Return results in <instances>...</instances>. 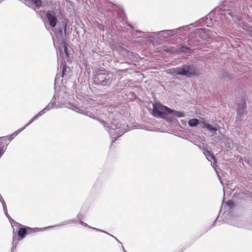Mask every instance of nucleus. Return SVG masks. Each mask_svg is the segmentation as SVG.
Listing matches in <instances>:
<instances>
[{
	"label": "nucleus",
	"instance_id": "f257e3e1",
	"mask_svg": "<svg viewBox=\"0 0 252 252\" xmlns=\"http://www.w3.org/2000/svg\"><path fill=\"white\" fill-rule=\"evenodd\" d=\"M56 98L54 96L51 102L34 116L32 118V121L37 120L46 112L53 108L66 107L98 120L108 131L111 137L115 139L114 140L112 141V143L116 140L117 138L121 136L124 132L129 130L128 126L126 125L124 121H118L116 118H118L119 116L116 112L113 111V108L111 107L99 106L98 108L88 110L84 107L78 106V102L74 100L72 101L67 100L65 103H58L57 105L56 104Z\"/></svg>",
	"mask_w": 252,
	"mask_h": 252
},
{
	"label": "nucleus",
	"instance_id": "f03ea898",
	"mask_svg": "<svg viewBox=\"0 0 252 252\" xmlns=\"http://www.w3.org/2000/svg\"><path fill=\"white\" fill-rule=\"evenodd\" d=\"M166 72L173 76L183 75L192 77L198 74V70L192 65H183L180 67L168 69Z\"/></svg>",
	"mask_w": 252,
	"mask_h": 252
},
{
	"label": "nucleus",
	"instance_id": "7ed1b4c3",
	"mask_svg": "<svg viewBox=\"0 0 252 252\" xmlns=\"http://www.w3.org/2000/svg\"><path fill=\"white\" fill-rule=\"evenodd\" d=\"M113 74L106 70H102L97 72L94 82L96 84L107 86L111 84L113 81Z\"/></svg>",
	"mask_w": 252,
	"mask_h": 252
},
{
	"label": "nucleus",
	"instance_id": "20e7f679",
	"mask_svg": "<svg viewBox=\"0 0 252 252\" xmlns=\"http://www.w3.org/2000/svg\"><path fill=\"white\" fill-rule=\"evenodd\" d=\"M59 9H50L45 12V16L50 26L53 28L57 25L58 17L60 15Z\"/></svg>",
	"mask_w": 252,
	"mask_h": 252
},
{
	"label": "nucleus",
	"instance_id": "39448f33",
	"mask_svg": "<svg viewBox=\"0 0 252 252\" xmlns=\"http://www.w3.org/2000/svg\"><path fill=\"white\" fill-rule=\"evenodd\" d=\"M168 111H172L171 109L164 106L160 103H155L153 105V115L155 117L164 118L166 113H168Z\"/></svg>",
	"mask_w": 252,
	"mask_h": 252
},
{
	"label": "nucleus",
	"instance_id": "423d86ee",
	"mask_svg": "<svg viewBox=\"0 0 252 252\" xmlns=\"http://www.w3.org/2000/svg\"><path fill=\"white\" fill-rule=\"evenodd\" d=\"M59 53L61 58H62L63 62L65 63L68 59V53L66 45L63 41H61L59 47Z\"/></svg>",
	"mask_w": 252,
	"mask_h": 252
},
{
	"label": "nucleus",
	"instance_id": "0eeeda50",
	"mask_svg": "<svg viewBox=\"0 0 252 252\" xmlns=\"http://www.w3.org/2000/svg\"><path fill=\"white\" fill-rule=\"evenodd\" d=\"M246 108V104L245 102H242L238 105L237 111V119L238 121L242 117V115L245 112V109Z\"/></svg>",
	"mask_w": 252,
	"mask_h": 252
},
{
	"label": "nucleus",
	"instance_id": "6e6552de",
	"mask_svg": "<svg viewBox=\"0 0 252 252\" xmlns=\"http://www.w3.org/2000/svg\"><path fill=\"white\" fill-rule=\"evenodd\" d=\"M200 126L206 130L213 133L216 132L218 130V128L211 125L206 121H201L200 123Z\"/></svg>",
	"mask_w": 252,
	"mask_h": 252
},
{
	"label": "nucleus",
	"instance_id": "1a4fd4ad",
	"mask_svg": "<svg viewBox=\"0 0 252 252\" xmlns=\"http://www.w3.org/2000/svg\"><path fill=\"white\" fill-rule=\"evenodd\" d=\"M189 50L190 49L189 48L184 46H182L178 49L174 48L173 47H169L165 49L164 51L171 53H173L174 52H185V53L187 54V51Z\"/></svg>",
	"mask_w": 252,
	"mask_h": 252
},
{
	"label": "nucleus",
	"instance_id": "9d476101",
	"mask_svg": "<svg viewBox=\"0 0 252 252\" xmlns=\"http://www.w3.org/2000/svg\"><path fill=\"white\" fill-rule=\"evenodd\" d=\"M172 111H168V113L169 114L172 115L173 117H176L178 118H181L185 117L186 115L183 112L175 111L173 109H171Z\"/></svg>",
	"mask_w": 252,
	"mask_h": 252
},
{
	"label": "nucleus",
	"instance_id": "9b49d317",
	"mask_svg": "<svg viewBox=\"0 0 252 252\" xmlns=\"http://www.w3.org/2000/svg\"><path fill=\"white\" fill-rule=\"evenodd\" d=\"M79 223L82 224V225H84V226H88V227H90V228H91L92 229H95L96 231H98L102 232L103 233H106V234L109 235V236H111L112 237L114 238L116 241H118V239L115 236H114L113 235L108 233L107 232H105V231H104L103 230L99 229L96 228H94V227H91L89 225H88L87 223L84 222L83 221H82L81 220L79 221Z\"/></svg>",
	"mask_w": 252,
	"mask_h": 252
},
{
	"label": "nucleus",
	"instance_id": "f8f14e48",
	"mask_svg": "<svg viewBox=\"0 0 252 252\" xmlns=\"http://www.w3.org/2000/svg\"><path fill=\"white\" fill-rule=\"evenodd\" d=\"M169 30H165L159 32L156 34L158 36V38H167L169 37Z\"/></svg>",
	"mask_w": 252,
	"mask_h": 252
},
{
	"label": "nucleus",
	"instance_id": "ddd939ff",
	"mask_svg": "<svg viewBox=\"0 0 252 252\" xmlns=\"http://www.w3.org/2000/svg\"><path fill=\"white\" fill-rule=\"evenodd\" d=\"M26 234H27V230L26 227H21L18 231V235L20 239H22L25 237Z\"/></svg>",
	"mask_w": 252,
	"mask_h": 252
},
{
	"label": "nucleus",
	"instance_id": "4468645a",
	"mask_svg": "<svg viewBox=\"0 0 252 252\" xmlns=\"http://www.w3.org/2000/svg\"><path fill=\"white\" fill-rule=\"evenodd\" d=\"M199 120L197 119H191L188 122L189 125L191 127L196 126L198 125H200Z\"/></svg>",
	"mask_w": 252,
	"mask_h": 252
},
{
	"label": "nucleus",
	"instance_id": "2eb2a0df",
	"mask_svg": "<svg viewBox=\"0 0 252 252\" xmlns=\"http://www.w3.org/2000/svg\"><path fill=\"white\" fill-rule=\"evenodd\" d=\"M3 140L0 138V158L4 154L6 149V147L3 144Z\"/></svg>",
	"mask_w": 252,
	"mask_h": 252
},
{
	"label": "nucleus",
	"instance_id": "dca6fc26",
	"mask_svg": "<svg viewBox=\"0 0 252 252\" xmlns=\"http://www.w3.org/2000/svg\"><path fill=\"white\" fill-rule=\"evenodd\" d=\"M76 222H77L76 220H75V219L74 220H68L64 221L60 223V224H58L55 225V226H60L65 225H67V224H70L72 223H74Z\"/></svg>",
	"mask_w": 252,
	"mask_h": 252
},
{
	"label": "nucleus",
	"instance_id": "f3484780",
	"mask_svg": "<svg viewBox=\"0 0 252 252\" xmlns=\"http://www.w3.org/2000/svg\"><path fill=\"white\" fill-rule=\"evenodd\" d=\"M26 229L27 230V234H30L33 233H35L36 232H38L41 230V228H32L29 227H26Z\"/></svg>",
	"mask_w": 252,
	"mask_h": 252
},
{
	"label": "nucleus",
	"instance_id": "a211bd4d",
	"mask_svg": "<svg viewBox=\"0 0 252 252\" xmlns=\"http://www.w3.org/2000/svg\"><path fill=\"white\" fill-rule=\"evenodd\" d=\"M183 28H179L173 30H169V36H173L180 32Z\"/></svg>",
	"mask_w": 252,
	"mask_h": 252
},
{
	"label": "nucleus",
	"instance_id": "6ab92c4d",
	"mask_svg": "<svg viewBox=\"0 0 252 252\" xmlns=\"http://www.w3.org/2000/svg\"><path fill=\"white\" fill-rule=\"evenodd\" d=\"M205 156L209 160H210V159H213L214 160V163H216L215 157L213 156V154L211 152L207 151L206 154L205 155Z\"/></svg>",
	"mask_w": 252,
	"mask_h": 252
},
{
	"label": "nucleus",
	"instance_id": "aec40b11",
	"mask_svg": "<svg viewBox=\"0 0 252 252\" xmlns=\"http://www.w3.org/2000/svg\"><path fill=\"white\" fill-rule=\"evenodd\" d=\"M34 121H32V119H31V120L29 122L28 124H27L24 127H23L21 129H19L17 130L15 132V133L13 134L15 135H17L20 132H21L22 131H23L24 129L26 128V127L29 126L31 124H32Z\"/></svg>",
	"mask_w": 252,
	"mask_h": 252
},
{
	"label": "nucleus",
	"instance_id": "412c9836",
	"mask_svg": "<svg viewBox=\"0 0 252 252\" xmlns=\"http://www.w3.org/2000/svg\"><path fill=\"white\" fill-rule=\"evenodd\" d=\"M21 240L20 238H18L16 235H14L13 237L12 246L17 247L18 243V241Z\"/></svg>",
	"mask_w": 252,
	"mask_h": 252
},
{
	"label": "nucleus",
	"instance_id": "4be33fe9",
	"mask_svg": "<svg viewBox=\"0 0 252 252\" xmlns=\"http://www.w3.org/2000/svg\"><path fill=\"white\" fill-rule=\"evenodd\" d=\"M30 1L34 3L35 6L37 8H39L42 4L41 0H31Z\"/></svg>",
	"mask_w": 252,
	"mask_h": 252
},
{
	"label": "nucleus",
	"instance_id": "5701e85b",
	"mask_svg": "<svg viewBox=\"0 0 252 252\" xmlns=\"http://www.w3.org/2000/svg\"><path fill=\"white\" fill-rule=\"evenodd\" d=\"M3 210H4V213H5V216H6L8 218H10V216H9V215H8V214L6 204H3Z\"/></svg>",
	"mask_w": 252,
	"mask_h": 252
},
{
	"label": "nucleus",
	"instance_id": "b1692460",
	"mask_svg": "<svg viewBox=\"0 0 252 252\" xmlns=\"http://www.w3.org/2000/svg\"><path fill=\"white\" fill-rule=\"evenodd\" d=\"M225 204L229 208H231L233 206V203L231 200L226 201Z\"/></svg>",
	"mask_w": 252,
	"mask_h": 252
},
{
	"label": "nucleus",
	"instance_id": "393cba45",
	"mask_svg": "<svg viewBox=\"0 0 252 252\" xmlns=\"http://www.w3.org/2000/svg\"><path fill=\"white\" fill-rule=\"evenodd\" d=\"M209 32H210V31H209L208 30H206V29H200L198 31L199 33H200V34H201L202 32H203V33H207V34H209Z\"/></svg>",
	"mask_w": 252,
	"mask_h": 252
},
{
	"label": "nucleus",
	"instance_id": "a878e982",
	"mask_svg": "<svg viewBox=\"0 0 252 252\" xmlns=\"http://www.w3.org/2000/svg\"><path fill=\"white\" fill-rule=\"evenodd\" d=\"M230 79L229 75L227 72H224L223 74V79L227 80Z\"/></svg>",
	"mask_w": 252,
	"mask_h": 252
},
{
	"label": "nucleus",
	"instance_id": "bb28decb",
	"mask_svg": "<svg viewBox=\"0 0 252 252\" xmlns=\"http://www.w3.org/2000/svg\"><path fill=\"white\" fill-rule=\"evenodd\" d=\"M14 133H15V132H14L13 134H12L11 135H10L9 136L8 139L9 141H11V140H12L14 138V137L16 136V135H15V134L13 135Z\"/></svg>",
	"mask_w": 252,
	"mask_h": 252
},
{
	"label": "nucleus",
	"instance_id": "cd10ccee",
	"mask_svg": "<svg viewBox=\"0 0 252 252\" xmlns=\"http://www.w3.org/2000/svg\"><path fill=\"white\" fill-rule=\"evenodd\" d=\"M0 202L1 203L2 206H3V204H5V202L3 201L2 196L0 194Z\"/></svg>",
	"mask_w": 252,
	"mask_h": 252
},
{
	"label": "nucleus",
	"instance_id": "c85d7f7f",
	"mask_svg": "<svg viewBox=\"0 0 252 252\" xmlns=\"http://www.w3.org/2000/svg\"><path fill=\"white\" fill-rule=\"evenodd\" d=\"M16 246H13L11 248V252H15L16 250Z\"/></svg>",
	"mask_w": 252,
	"mask_h": 252
},
{
	"label": "nucleus",
	"instance_id": "c756f323",
	"mask_svg": "<svg viewBox=\"0 0 252 252\" xmlns=\"http://www.w3.org/2000/svg\"><path fill=\"white\" fill-rule=\"evenodd\" d=\"M65 70L66 69L65 68V67L63 66V69L62 74V77H63L64 76V72H65Z\"/></svg>",
	"mask_w": 252,
	"mask_h": 252
},
{
	"label": "nucleus",
	"instance_id": "7c9ffc66",
	"mask_svg": "<svg viewBox=\"0 0 252 252\" xmlns=\"http://www.w3.org/2000/svg\"><path fill=\"white\" fill-rule=\"evenodd\" d=\"M63 26L64 27V32H65L66 31V25L64 23H63Z\"/></svg>",
	"mask_w": 252,
	"mask_h": 252
},
{
	"label": "nucleus",
	"instance_id": "2f4dec72",
	"mask_svg": "<svg viewBox=\"0 0 252 252\" xmlns=\"http://www.w3.org/2000/svg\"><path fill=\"white\" fill-rule=\"evenodd\" d=\"M77 218L78 219H79L80 220H81V214H78L77 216Z\"/></svg>",
	"mask_w": 252,
	"mask_h": 252
},
{
	"label": "nucleus",
	"instance_id": "473e14b6",
	"mask_svg": "<svg viewBox=\"0 0 252 252\" xmlns=\"http://www.w3.org/2000/svg\"><path fill=\"white\" fill-rule=\"evenodd\" d=\"M53 226H49V227H53ZM48 228V227H45V228H44V229H45V228Z\"/></svg>",
	"mask_w": 252,
	"mask_h": 252
},
{
	"label": "nucleus",
	"instance_id": "72a5a7b5",
	"mask_svg": "<svg viewBox=\"0 0 252 252\" xmlns=\"http://www.w3.org/2000/svg\"><path fill=\"white\" fill-rule=\"evenodd\" d=\"M123 250H124V252H126V251L124 249V248L123 247Z\"/></svg>",
	"mask_w": 252,
	"mask_h": 252
}]
</instances>
